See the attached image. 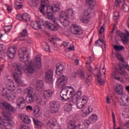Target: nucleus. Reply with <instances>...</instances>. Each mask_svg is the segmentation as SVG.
I'll use <instances>...</instances> for the list:
<instances>
[{"label":"nucleus","instance_id":"f257e3e1","mask_svg":"<svg viewBox=\"0 0 129 129\" xmlns=\"http://www.w3.org/2000/svg\"><path fill=\"white\" fill-rule=\"evenodd\" d=\"M18 56L20 61L24 62L25 66L27 67L26 70L28 73L33 74L36 69H40V68H42V61L40 55H36L33 62L32 61L30 62L29 61L30 54L27 52V48L22 47L19 49Z\"/></svg>","mask_w":129,"mask_h":129},{"label":"nucleus","instance_id":"f03ea898","mask_svg":"<svg viewBox=\"0 0 129 129\" xmlns=\"http://www.w3.org/2000/svg\"><path fill=\"white\" fill-rule=\"evenodd\" d=\"M3 116L5 119L2 121V117L0 116V129H11L13 127V125L15 124L14 121L11 118L12 116L11 114L7 113H3Z\"/></svg>","mask_w":129,"mask_h":129},{"label":"nucleus","instance_id":"7ed1b4c3","mask_svg":"<svg viewBox=\"0 0 129 129\" xmlns=\"http://www.w3.org/2000/svg\"><path fill=\"white\" fill-rule=\"evenodd\" d=\"M13 68L15 71L13 73V77L15 82L20 86H24L23 81H21V79H20V77L22 76V70H23L22 64L15 63L13 64Z\"/></svg>","mask_w":129,"mask_h":129},{"label":"nucleus","instance_id":"20e7f679","mask_svg":"<svg viewBox=\"0 0 129 129\" xmlns=\"http://www.w3.org/2000/svg\"><path fill=\"white\" fill-rule=\"evenodd\" d=\"M88 4L90 8L85 10L84 17L81 19V22L82 23H85V24H87V23L89 22L90 15H91L92 13L93 8H94L95 5H96V2L94 0H89Z\"/></svg>","mask_w":129,"mask_h":129},{"label":"nucleus","instance_id":"39448f33","mask_svg":"<svg viewBox=\"0 0 129 129\" xmlns=\"http://www.w3.org/2000/svg\"><path fill=\"white\" fill-rule=\"evenodd\" d=\"M59 11H60V5L59 4H53L52 6L47 7L46 13L47 18L49 21H51L54 24L56 23V19L53 15V13H56V12H59Z\"/></svg>","mask_w":129,"mask_h":129},{"label":"nucleus","instance_id":"423d86ee","mask_svg":"<svg viewBox=\"0 0 129 129\" xmlns=\"http://www.w3.org/2000/svg\"><path fill=\"white\" fill-rule=\"evenodd\" d=\"M8 88H3L2 92L3 96H6V97H12V91L16 90V87H15V84L14 82H9L6 85Z\"/></svg>","mask_w":129,"mask_h":129},{"label":"nucleus","instance_id":"0eeeda50","mask_svg":"<svg viewBox=\"0 0 129 129\" xmlns=\"http://www.w3.org/2000/svg\"><path fill=\"white\" fill-rule=\"evenodd\" d=\"M59 22L63 27H68L70 25V20L68 15L65 11H61L59 15Z\"/></svg>","mask_w":129,"mask_h":129},{"label":"nucleus","instance_id":"6e6552de","mask_svg":"<svg viewBox=\"0 0 129 129\" xmlns=\"http://www.w3.org/2000/svg\"><path fill=\"white\" fill-rule=\"evenodd\" d=\"M0 108L3 110H7L10 112H16L17 110L11 104L4 101H0Z\"/></svg>","mask_w":129,"mask_h":129},{"label":"nucleus","instance_id":"1a4fd4ad","mask_svg":"<svg viewBox=\"0 0 129 129\" xmlns=\"http://www.w3.org/2000/svg\"><path fill=\"white\" fill-rule=\"evenodd\" d=\"M75 102L77 101V107L80 109L81 108H83L86 104H87V102L88 101V98L87 97H83L79 99V97L74 98Z\"/></svg>","mask_w":129,"mask_h":129},{"label":"nucleus","instance_id":"9d476101","mask_svg":"<svg viewBox=\"0 0 129 129\" xmlns=\"http://www.w3.org/2000/svg\"><path fill=\"white\" fill-rule=\"evenodd\" d=\"M71 32L73 35H75L76 36H81L83 34V31H82L80 26L76 24L71 25Z\"/></svg>","mask_w":129,"mask_h":129},{"label":"nucleus","instance_id":"9b49d317","mask_svg":"<svg viewBox=\"0 0 129 129\" xmlns=\"http://www.w3.org/2000/svg\"><path fill=\"white\" fill-rule=\"evenodd\" d=\"M50 111L52 113H57L60 109V104L56 101H51L49 103Z\"/></svg>","mask_w":129,"mask_h":129},{"label":"nucleus","instance_id":"f8f14e48","mask_svg":"<svg viewBox=\"0 0 129 129\" xmlns=\"http://www.w3.org/2000/svg\"><path fill=\"white\" fill-rule=\"evenodd\" d=\"M125 34L122 33L120 31H117L116 32L117 35L120 37L122 42L124 44H126L128 41L129 38V32L127 30H125Z\"/></svg>","mask_w":129,"mask_h":129},{"label":"nucleus","instance_id":"ddd939ff","mask_svg":"<svg viewBox=\"0 0 129 129\" xmlns=\"http://www.w3.org/2000/svg\"><path fill=\"white\" fill-rule=\"evenodd\" d=\"M56 82V85L59 88H63L67 83V77L62 75L58 78Z\"/></svg>","mask_w":129,"mask_h":129},{"label":"nucleus","instance_id":"4468645a","mask_svg":"<svg viewBox=\"0 0 129 129\" xmlns=\"http://www.w3.org/2000/svg\"><path fill=\"white\" fill-rule=\"evenodd\" d=\"M16 104L18 108L23 109L26 107V103H25V98L23 97L19 98L16 101Z\"/></svg>","mask_w":129,"mask_h":129},{"label":"nucleus","instance_id":"2eb2a0df","mask_svg":"<svg viewBox=\"0 0 129 129\" xmlns=\"http://www.w3.org/2000/svg\"><path fill=\"white\" fill-rule=\"evenodd\" d=\"M20 36L16 38L14 41L16 42V41H24L25 40V37L26 36H28V30L26 29H24L22 30V32L19 33Z\"/></svg>","mask_w":129,"mask_h":129},{"label":"nucleus","instance_id":"dca6fc26","mask_svg":"<svg viewBox=\"0 0 129 129\" xmlns=\"http://www.w3.org/2000/svg\"><path fill=\"white\" fill-rule=\"evenodd\" d=\"M16 52L17 47L16 46H12L10 47L8 50L9 58H10V59H13V58L15 57V55L16 54Z\"/></svg>","mask_w":129,"mask_h":129},{"label":"nucleus","instance_id":"f3484780","mask_svg":"<svg viewBox=\"0 0 129 129\" xmlns=\"http://www.w3.org/2000/svg\"><path fill=\"white\" fill-rule=\"evenodd\" d=\"M120 73L117 71H113L111 74V77L113 79H115V80H117V81H120V82H123V79L120 78Z\"/></svg>","mask_w":129,"mask_h":129},{"label":"nucleus","instance_id":"a211bd4d","mask_svg":"<svg viewBox=\"0 0 129 129\" xmlns=\"http://www.w3.org/2000/svg\"><path fill=\"white\" fill-rule=\"evenodd\" d=\"M74 102H75V100L74 99L66 104L64 106V110L66 112H70L72 110V106H73Z\"/></svg>","mask_w":129,"mask_h":129},{"label":"nucleus","instance_id":"6ab92c4d","mask_svg":"<svg viewBox=\"0 0 129 129\" xmlns=\"http://www.w3.org/2000/svg\"><path fill=\"white\" fill-rule=\"evenodd\" d=\"M53 79V71L49 70L45 73V81L47 83L51 82Z\"/></svg>","mask_w":129,"mask_h":129},{"label":"nucleus","instance_id":"aec40b11","mask_svg":"<svg viewBox=\"0 0 129 129\" xmlns=\"http://www.w3.org/2000/svg\"><path fill=\"white\" fill-rule=\"evenodd\" d=\"M116 94L120 95V96H123L124 93H123V87L120 84L117 85L115 88Z\"/></svg>","mask_w":129,"mask_h":129},{"label":"nucleus","instance_id":"412c9836","mask_svg":"<svg viewBox=\"0 0 129 129\" xmlns=\"http://www.w3.org/2000/svg\"><path fill=\"white\" fill-rule=\"evenodd\" d=\"M49 4V0H41V6L39 8V11L41 13V14H45L44 10H45V7H47Z\"/></svg>","mask_w":129,"mask_h":129},{"label":"nucleus","instance_id":"4be33fe9","mask_svg":"<svg viewBox=\"0 0 129 129\" xmlns=\"http://www.w3.org/2000/svg\"><path fill=\"white\" fill-rule=\"evenodd\" d=\"M20 119L23 122V123H26V124H30L31 123V118L30 117L27 115L21 114L20 116Z\"/></svg>","mask_w":129,"mask_h":129},{"label":"nucleus","instance_id":"5701e85b","mask_svg":"<svg viewBox=\"0 0 129 129\" xmlns=\"http://www.w3.org/2000/svg\"><path fill=\"white\" fill-rule=\"evenodd\" d=\"M95 45L97 47H100V48H102L104 46V48H105L106 45L105 44V42L104 40L100 38V36H99V39L95 41Z\"/></svg>","mask_w":129,"mask_h":129},{"label":"nucleus","instance_id":"b1692460","mask_svg":"<svg viewBox=\"0 0 129 129\" xmlns=\"http://www.w3.org/2000/svg\"><path fill=\"white\" fill-rule=\"evenodd\" d=\"M33 121L36 127L38 129L43 128V127L44 126V123L41 122V121L39 120L38 119L33 118Z\"/></svg>","mask_w":129,"mask_h":129},{"label":"nucleus","instance_id":"393cba45","mask_svg":"<svg viewBox=\"0 0 129 129\" xmlns=\"http://www.w3.org/2000/svg\"><path fill=\"white\" fill-rule=\"evenodd\" d=\"M68 127L69 129H76L77 128V121L75 119L70 120L68 123Z\"/></svg>","mask_w":129,"mask_h":129},{"label":"nucleus","instance_id":"a878e982","mask_svg":"<svg viewBox=\"0 0 129 129\" xmlns=\"http://www.w3.org/2000/svg\"><path fill=\"white\" fill-rule=\"evenodd\" d=\"M31 25L34 30H40V29H42V25H41L40 21H32Z\"/></svg>","mask_w":129,"mask_h":129},{"label":"nucleus","instance_id":"bb28decb","mask_svg":"<svg viewBox=\"0 0 129 129\" xmlns=\"http://www.w3.org/2000/svg\"><path fill=\"white\" fill-rule=\"evenodd\" d=\"M56 70L55 71V73L57 75H61V73H63V70H64V66L60 63L56 64Z\"/></svg>","mask_w":129,"mask_h":129},{"label":"nucleus","instance_id":"cd10ccee","mask_svg":"<svg viewBox=\"0 0 129 129\" xmlns=\"http://www.w3.org/2000/svg\"><path fill=\"white\" fill-rule=\"evenodd\" d=\"M44 25L45 26V27H47L48 29H49V30H51V31H57V27L51 22L46 21L44 23Z\"/></svg>","mask_w":129,"mask_h":129},{"label":"nucleus","instance_id":"c85d7f7f","mask_svg":"<svg viewBox=\"0 0 129 129\" xmlns=\"http://www.w3.org/2000/svg\"><path fill=\"white\" fill-rule=\"evenodd\" d=\"M89 126V122L88 120H85L83 124H79L77 125V127L80 129H87Z\"/></svg>","mask_w":129,"mask_h":129},{"label":"nucleus","instance_id":"c756f323","mask_svg":"<svg viewBox=\"0 0 129 129\" xmlns=\"http://www.w3.org/2000/svg\"><path fill=\"white\" fill-rule=\"evenodd\" d=\"M98 118L97 115L95 114L91 115L89 118V120H88L89 122V125H90V123H94V122H96Z\"/></svg>","mask_w":129,"mask_h":129},{"label":"nucleus","instance_id":"7c9ffc66","mask_svg":"<svg viewBox=\"0 0 129 129\" xmlns=\"http://www.w3.org/2000/svg\"><path fill=\"white\" fill-rule=\"evenodd\" d=\"M44 86V83L42 81H38L36 84V88L38 91H42Z\"/></svg>","mask_w":129,"mask_h":129},{"label":"nucleus","instance_id":"2f4dec72","mask_svg":"<svg viewBox=\"0 0 129 129\" xmlns=\"http://www.w3.org/2000/svg\"><path fill=\"white\" fill-rule=\"evenodd\" d=\"M27 97H35L36 96V92H34L32 87H29L27 89Z\"/></svg>","mask_w":129,"mask_h":129},{"label":"nucleus","instance_id":"473e14b6","mask_svg":"<svg viewBox=\"0 0 129 129\" xmlns=\"http://www.w3.org/2000/svg\"><path fill=\"white\" fill-rule=\"evenodd\" d=\"M48 101V99L46 97H38L36 99L37 103L38 104H45Z\"/></svg>","mask_w":129,"mask_h":129},{"label":"nucleus","instance_id":"72a5a7b5","mask_svg":"<svg viewBox=\"0 0 129 129\" xmlns=\"http://www.w3.org/2000/svg\"><path fill=\"white\" fill-rule=\"evenodd\" d=\"M93 109L91 107H88V110H86V111H82L81 113V115L83 117H85L86 116H87V115H89L90 114L91 112H92Z\"/></svg>","mask_w":129,"mask_h":129},{"label":"nucleus","instance_id":"f704fd0d","mask_svg":"<svg viewBox=\"0 0 129 129\" xmlns=\"http://www.w3.org/2000/svg\"><path fill=\"white\" fill-rule=\"evenodd\" d=\"M113 20L114 21L115 23L113 25V30H114L116 25H117V22H116V21H117V19H118V17H119V13L116 11L113 14Z\"/></svg>","mask_w":129,"mask_h":129},{"label":"nucleus","instance_id":"c9c22d12","mask_svg":"<svg viewBox=\"0 0 129 129\" xmlns=\"http://www.w3.org/2000/svg\"><path fill=\"white\" fill-rule=\"evenodd\" d=\"M120 105L121 106H127L128 104L126 103V100L124 97H121L118 99Z\"/></svg>","mask_w":129,"mask_h":129},{"label":"nucleus","instance_id":"e433bc0d","mask_svg":"<svg viewBox=\"0 0 129 129\" xmlns=\"http://www.w3.org/2000/svg\"><path fill=\"white\" fill-rule=\"evenodd\" d=\"M54 92L51 90H47L44 91L43 95L44 97H51L53 95Z\"/></svg>","mask_w":129,"mask_h":129},{"label":"nucleus","instance_id":"4c0bfd02","mask_svg":"<svg viewBox=\"0 0 129 129\" xmlns=\"http://www.w3.org/2000/svg\"><path fill=\"white\" fill-rule=\"evenodd\" d=\"M22 20L24 22H26V23L28 22H30L31 20V17L30 15L27 13L22 14Z\"/></svg>","mask_w":129,"mask_h":129},{"label":"nucleus","instance_id":"58836bf2","mask_svg":"<svg viewBox=\"0 0 129 129\" xmlns=\"http://www.w3.org/2000/svg\"><path fill=\"white\" fill-rule=\"evenodd\" d=\"M98 83L99 85H104V80L101 79V73H99L97 75Z\"/></svg>","mask_w":129,"mask_h":129},{"label":"nucleus","instance_id":"ea45409f","mask_svg":"<svg viewBox=\"0 0 129 129\" xmlns=\"http://www.w3.org/2000/svg\"><path fill=\"white\" fill-rule=\"evenodd\" d=\"M42 45V48L43 50H45L47 52H49L50 51V46H49V44L47 43L46 42H43L41 43Z\"/></svg>","mask_w":129,"mask_h":129},{"label":"nucleus","instance_id":"a19ab883","mask_svg":"<svg viewBox=\"0 0 129 129\" xmlns=\"http://www.w3.org/2000/svg\"><path fill=\"white\" fill-rule=\"evenodd\" d=\"M77 74L80 76L81 79L83 80L85 79V74L81 70H78L77 71Z\"/></svg>","mask_w":129,"mask_h":129},{"label":"nucleus","instance_id":"79ce46f5","mask_svg":"<svg viewBox=\"0 0 129 129\" xmlns=\"http://www.w3.org/2000/svg\"><path fill=\"white\" fill-rule=\"evenodd\" d=\"M112 117L113 119V129H121L120 127H118L117 128L115 127V124H116V121L115 120V115L113 111H112Z\"/></svg>","mask_w":129,"mask_h":129},{"label":"nucleus","instance_id":"37998d69","mask_svg":"<svg viewBox=\"0 0 129 129\" xmlns=\"http://www.w3.org/2000/svg\"><path fill=\"white\" fill-rule=\"evenodd\" d=\"M60 99L62 102H66V101H67L68 102H70V101H72V100H74V98L70 97V98H65L64 97H61Z\"/></svg>","mask_w":129,"mask_h":129},{"label":"nucleus","instance_id":"c03bdc74","mask_svg":"<svg viewBox=\"0 0 129 129\" xmlns=\"http://www.w3.org/2000/svg\"><path fill=\"white\" fill-rule=\"evenodd\" d=\"M114 49L116 50V51H118V52H120L122 50H124V47L123 46H118V45H114Z\"/></svg>","mask_w":129,"mask_h":129},{"label":"nucleus","instance_id":"a18cd8bd","mask_svg":"<svg viewBox=\"0 0 129 129\" xmlns=\"http://www.w3.org/2000/svg\"><path fill=\"white\" fill-rule=\"evenodd\" d=\"M66 13V14L68 15V17H72V16H73V14H74V11H73V9L70 8L68 10H67Z\"/></svg>","mask_w":129,"mask_h":129},{"label":"nucleus","instance_id":"49530a36","mask_svg":"<svg viewBox=\"0 0 129 129\" xmlns=\"http://www.w3.org/2000/svg\"><path fill=\"white\" fill-rule=\"evenodd\" d=\"M25 100H26L27 103H33V102L35 101V99L34 97H26L25 98Z\"/></svg>","mask_w":129,"mask_h":129},{"label":"nucleus","instance_id":"de8ad7c7","mask_svg":"<svg viewBox=\"0 0 129 129\" xmlns=\"http://www.w3.org/2000/svg\"><path fill=\"white\" fill-rule=\"evenodd\" d=\"M34 113H35V116L36 117H39L41 114V113L40 112V108H37L36 109H34Z\"/></svg>","mask_w":129,"mask_h":129},{"label":"nucleus","instance_id":"09e8293b","mask_svg":"<svg viewBox=\"0 0 129 129\" xmlns=\"http://www.w3.org/2000/svg\"><path fill=\"white\" fill-rule=\"evenodd\" d=\"M122 9L124 12H129V7L126 4L123 5Z\"/></svg>","mask_w":129,"mask_h":129},{"label":"nucleus","instance_id":"8fccbe9b","mask_svg":"<svg viewBox=\"0 0 129 129\" xmlns=\"http://www.w3.org/2000/svg\"><path fill=\"white\" fill-rule=\"evenodd\" d=\"M13 26L12 25H9L5 27L4 30L5 32H9L12 30Z\"/></svg>","mask_w":129,"mask_h":129},{"label":"nucleus","instance_id":"3c124183","mask_svg":"<svg viewBox=\"0 0 129 129\" xmlns=\"http://www.w3.org/2000/svg\"><path fill=\"white\" fill-rule=\"evenodd\" d=\"M16 19L19 21H22L23 20V14H17L16 15Z\"/></svg>","mask_w":129,"mask_h":129},{"label":"nucleus","instance_id":"603ef678","mask_svg":"<svg viewBox=\"0 0 129 129\" xmlns=\"http://www.w3.org/2000/svg\"><path fill=\"white\" fill-rule=\"evenodd\" d=\"M32 3L35 7H37L39 4V0H32Z\"/></svg>","mask_w":129,"mask_h":129},{"label":"nucleus","instance_id":"864d4df0","mask_svg":"<svg viewBox=\"0 0 129 129\" xmlns=\"http://www.w3.org/2000/svg\"><path fill=\"white\" fill-rule=\"evenodd\" d=\"M121 4V0H115V7H118L119 5Z\"/></svg>","mask_w":129,"mask_h":129},{"label":"nucleus","instance_id":"5fc2aeb1","mask_svg":"<svg viewBox=\"0 0 129 129\" xmlns=\"http://www.w3.org/2000/svg\"><path fill=\"white\" fill-rule=\"evenodd\" d=\"M82 94V93L81 91H78L76 93L75 96H76V97H80V96H81Z\"/></svg>","mask_w":129,"mask_h":129},{"label":"nucleus","instance_id":"6e6d98bb","mask_svg":"<svg viewBox=\"0 0 129 129\" xmlns=\"http://www.w3.org/2000/svg\"><path fill=\"white\" fill-rule=\"evenodd\" d=\"M121 75H123V76H127L128 74L126 71L125 70H122L120 73Z\"/></svg>","mask_w":129,"mask_h":129},{"label":"nucleus","instance_id":"4d7b16f0","mask_svg":"<svg viewBox=\"0 0 129 129\" xmlns=\"http://www.w3.org/2000/svg\"><path fill=\"white\" fill-rule=\"evenodd\" d=\"M87 67H89L88 68V71L89 72H90V73H92L93 71V69H92V68L91 67V66L88 65L87 66Z\"/></svg>","mask_w":129,"mask_h":129},{"label":"nucleus","instance_id":"13d9d810","mask_svg":"<svg viewBox=\"0 0 129 129\" xmlns=\"http://www.w3.org/2000/svg\"><path fill=\"white\" fill-rule=\"evenodd\" d=\"M7 10L8 12V13H12V11H13V9L12 8V7L8 6L7 7Z\"/></svg>","mask_w":129,"mask_h":129},{"label":"nucleus","instance_id":"bf43d9fd","mask_svg":"<svg viewBox=\"0 0 129 129\" xmlns=\"http://www.w3.org/2000/svg\"><path fill=\"white\" fill-rule=\"evenodd\" d=\"M88 61H87L86 62V66H87L88 67V65H89L90 62H91V57H88Z\"/></svg>","mask_w":129,"mask_h":129},{"label":"nucleus","instance_id":"052dcab7","mask_svg":"<svg viewBox=\"0 0 129 129\" xmlns=\"http://www.w3.org/2000/svg\"><path fill=\"white\" fill-rule=\"evenodd\" d=\"M69 45V42H66L65 41H63L61 43V45L63 46V47H66L67 46H68Z\"/></svg>","mask_w":129,"mask_h":129},{"label":"nucleus","instance_id":"680f3d73","mask_svg":"<svg viewBox=\"0 0 129 129\" xmlns=\"http://www.w3.org/2000/svg\"><path fill=\"white\" fill-rule=\"evenodd\" d=\"M111 100H112V98L110 97V98H108V97H107L106 98V102L108 104H109L110 103V101H111Z\"/></svg>","mask_w":129,"mask_h":129},{"label":"nucleus","instance_id":"e2e57ef3","mask_svg":"<svg viewBox=\"0 0 129 129\" xmlns=\"http://www.w3.org/2000/svg\"><path fill=\"white\" fill-rule=\"evenodd\" d=\"M103 32H104V28L101 27L99 30V34H103Z\"/></svg>","mask_w":129,"mask_h":129},{"label":"nucleus","instance_id":"0e129e2a","mask_svg":"<svg viewBox=\"0 0 129 129\" xmlns=\"http://www.w3.org/2000/svg\"><path fill=\"white\" fill-rule=\"evenodd\" d=\"M22 8H23V5H22L21 4L16 5V8L17 9V10H20L22 9Z\"/></svg>","mask_w":129,"mask_h":129},{"label":"nucleus","instance_id":"69168bd1","mask_svg":"<svg viewBox=\"0 0 129 129\" xmlns=\"http://www.w3.org/2000/svg\"><path fill=\"white\" fill-rule=\"evenodd\" d=\"M20 129H29V127L25 125H22Z\"/></svg>","mask_w":129,"mask_h":129},{"label":"nucleus","instance_id":"338daca9","mask_svg":"<svg viewBox=\"0 0 129 129\" xmlns=\"http://www.w3.org/2000/svg\"><path fill=\"white\" fill-rule=\"evenodd\" d=\"M26 109H30V110H33V107L31 105H28L26 107Z\"/></svg>","mask_w":129,"mask_h":129},{"label":"nucleus","instance_id":"774afa93","mask_svg":"<svg viewBox=\"0 0 129 129\" xmlns=\"http://www.w3.org/2000/svg\"><path fill=\"white\" fill-rule=\"evenodd\" d=\"M74 63H75V65H79V59H76L75 60Z\"/></svg>","mask_w":129,"mask_h":129}]
</instances>
